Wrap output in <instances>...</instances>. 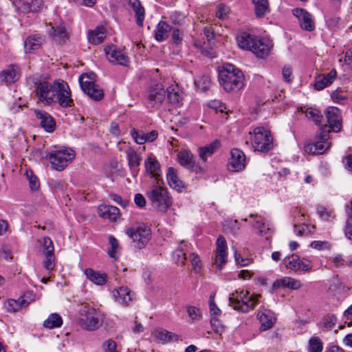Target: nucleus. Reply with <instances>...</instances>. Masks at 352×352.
<instances>
[{
    "instance_id": "3c124183",
    "label": "nucleus",
    "mask_w": 352,
    "mask_h": 352,
    "mask_svg": "<svg viewBox=\"0 0 352 352\" xmlns=\"http://www.w3.org/2000/svg\"><path fill=\"white\" fill-rule=\"evenodd\" d=\"M309 349L310 352H322L323 344L319 337H311L309 341Z\"/></svg>"
},
{
    "instance_id": "aec40b11",
    "label": "nucleus",
    "mask_w": 352,
    "mask_h": 352,
    "mask_svg": "<svg viewBox=\"0 0 352 352\" xmlns=\"http://www.w3.org/2000/svg\"><path fill=\"white\" fill-rule=\"evenodd\" d=\"M257 318L261 323V331H267L271 329L276 322V318L274 313L264 307L258 311L257 314Z\"/></svg>"
},
{
    "instance_id": "13d9d810",
    "label": "nucleus",
    "mask_w": 352,
    "mask_h": 352,
    "mask_svg": "<svg viewBox=\"0 0 352 352\" xmlns=\"http://www.w3.org/2000/svg\"><path fill=\"white\" fill-rule=\"evenodd\" d=\"M43 7V0H32L30 3H29V10L30 13H34L41 12Z\"/></svg>"
},
{
    "instance_id": "72a5a7b5",
    "label": "nucleus",
    "mask_w": 352,
    "mask_h": 352,
    "mask_svg": "<svg viewBox=\"0 0 352 352\" xmlns=\"http://www.w3.org/2000/svg\"><path fill=\"white\" fill-rule=\"evenodd\" d=\"M106 38V31L104 27H97L94 30H90L88 32L89 42L94 45H98L101 43Z\"/></svg>"
},
{
    "instance_id": "a19ab883",
    "label": "nucleus",
    "mask_w": 352,
    "mask_h": 352,
    "mask_svg": "<svg viewBox=\"0 0 352 352\" xmlns=\"http://www.w3.org/2000/svg\"><path fill=\"white\" fill-rule=\"evenodd\" d=\"M29 301L24 299L23 297L19 298L18 300L10 299L6 304V309L8 312L15 313L22 307L28 305Z\"/></svg>"
},
{
    "instance_id": "8fccbe9b",
    "label": "nucleus",
    "mask_w": 352,
    "mask_h": 352,
    "mask_svg": "<svg viewBox=\"0 0 352 352\" xmlns=\"http://www.w3.org/2000/svg\"><path fill=\"white\" fill-rule=\"evenodd\" d=\"M337 322L336 317L333 314H328L324 317L322 322V328L324 331L331 330Z\"/></svg>"
},
{
    "instance_id": "2f4dec72",
    "label": "nucleus",
    "mask_w": 352,
    "mask_h": 352,
    "mask_svg": "<svg viewBox=\"0 0 352 352\" xmlns=\"http://www.w3.org/2000/svg\"><path fill=\"white\" fill-rule=\"evenodd\" d=\"M302 284L300 280L292 277H283V278L276 280L272 285L274 289H278L280 287L291 289H298L300 288Z\"/></svg>"
},
{
    "instance_id": "680f3d73",
    "label": "nucleus",
    "mask_w": 352,
    "mask_h": 352,
    "mask_svg": "<svg viewBox=\"0 0 352 352\" xmlns=\"http://www.w3.org/2000/svg\"><path fill=\"white\" fill-rule=\"evenodd\" d=\"M318 213L320 217L324 221H329L334 217L333 212L326 208H320L318 210Z\"/></svg>"
},
{
    "instance_id": "6e6d98bb",
    "label": "nucleus",
    "mask_w": 352,
    "mask_h": 352,
    "mask_svg": "<svg viewBox=\"0 0 352 352\" xmlns=\"http://www.w3.org/2000/svg\"><path fill=\"white\" fill-rule=\"evenodd\" d=\"M190 263H191L193 271L196 274H200L201 270V264H200V259H199V257L198 256V255L195 253H192L190 255Z\"/></svg>"
},
{
    "instance_id": "39448f33",
    "label": "nucleus",
    "mask_w": 352,
    "mask_h": 352,
    "mask_svg": "<svg viewBox=\"0 0 352 352\" xmlns=\"http://www.w3.org/2000/svg\"><path fill=\"white\" fill-rule=\"evenodd\" d=\"M126 234L131 239V245L138 250L144 248L151 239L150 227L142 223L126 229Z\"/></svg>"
},
{
    "instance_id": "603ef678",
    "label": "nucleus",
    "mask_w": 352,
    "mask_h": 352,
    "mask_svg": "<svg viewBox=\"0 0 352 352\" xmlns=\"http://www.w3.org/2000/svg\"><path fill=\"white\" fill-rule=\"evenodd\" d=\"M109 243L110 248H108L107 253L109 257L116 258V253L119 249L118 241L112 235L109 236Z\"/></svg>"
},
{
    "instance_id": "79ce46f5",
    "label": "nucleus",
    "mask_w": 352,
    "mask_h": 352,
    "mask_svg": "<svg viewBox=\"0 0 352 352\" xmlns=\"http://www.w3.org/2000/svg\"><path fill=\"white\" fill-rule=\"evenodd\" d=\"M255 38L256 37L252 36L250 34L247 33H242L236 37L239 47L249 50H250Z\"/></svg>"
},
{
    "instance_id": "de8ad7c7",
    "label": "nucleus",
    "mask_w": 352,
    "mask_h": 352,
    "mask_svg": "<svg viewBox=\"0 0 352 352\" xmlns=\"http://www.w3.org/2000/svg\"><path fill=\"white\" fill-rule=\"evenodd\" d=\"M172 259L178 265L183 266L185 264L186 256L182 246L173 252Z\"/></svg>"
},
{
    "instance_id": "bf43d9fd",
    "label": "nucleus",
    "mask_w": 352,
    "mask_h": 352,
    "mask_svg": "<svg viewBox=\"0 0 352 352\" xmlns=\"http://www.w3.org/2000/svg\"><path fill=\"white\" fill-rule=\"evenodd\" d=\"M27 178L29 181L30 187L32 190H37L39 188V182L36 176L32 172L26 173Z\"/></svg>"
},
{
    "instance_id": "473e14b6",
    "label": "nucleus",
    "mask_w": 352,
    "mask_h": 352,
    "mask_svg": "<svg viewBox=\"0 0 352 352\" xmlns=\"http://www.w3.org/2000/svg\"><path fill=\"white\" fill-rule=\"evenodd\" d=\"M87 278L98 285H103L107 281V275L105 273L96 272L91 268L85 270Z\"/></svg>"
},
{
    "instance_id": "052dcab7",
    "label": "nucleus",
    "mask_w": 352,
    "mask_h": 352,
    "mask_svg": "<svg viewBox=\"0 0 352 352\" xmlns=\"http://www.w3.org/2000/svg\"><path fill=\"white\" fill-rule=\"evenodd\" d=\"M310 246L312 248L322 250H329L331 248V244L328 241H314L311 243Z\"/></svg>"
},
{
    "instance_id": "338daca9",
    "label": "nucleus",
    "mask_w": 352,
    "mask_h": 352,
    "mask_svg": "<svg viewBox=\"0 0 352 352\" xmlns=\"http://www.w3.org/2000/svg\"><path fill=\"white\" fill-rule=\"evenodd\" d=\"M187 312L188 316L193 320L199 319L201 316L200 310L196 307H188L187 308Z\"/></svg>"
},
{
    "instance_id": "6e6552de",
    "label": "nucleus",
    "mask_w": 352,
    "mask_h": 352,
    "mask_svg": "<svg viewBox=\"0 0 352 352\" xmlns=\"http://www.w3.org/2000/svg\"><path fill=\"white\" fill-rule=\"evenodd\" d=\"M330 130H327V126L320 129V133L316 137V141L305 145L306 153L312 155H320L324 153L331 146L329 142Z\"/></svg>"
},
{
    "instance_id": "f03ea898",
    "label": "nucleus",
    "mask_w": 352,
    "mask_h": 352,
    "mask_svg": "<svg viewBox=\"0 0 352 352\" xmlns=\"http://www.w3.org/2000/svg\"><path fill=\"white\" fill-rule=\"evenodd\" d=\"M104 315L89 305H84L79 311L78 324L86 331H94L102 327Z\"/></svg>"
},
{
    "instance_id": "a18cd8bd",
    "label": "nucleus",
    "mask_w": 352,
    "mask_h": 352,
    "mask_svg": "<svg viewBox=\"0 0 352 352\" xmlns=\"http://www.w3.org/2000/svg\"><path fill=\"white\" fill-rule=\"evenodd\" d=\"M305 116L308 119L312 120L316 124L321 126V127H324L325 124H323L322 120H323V116L321 114L320 111L316 109H308L305 111Z\"/></svg>"
},
{
    "instance_id": "4c0bfd02",
    "label": "nucleus",
    "mask_w": 352,
    "mask_h": 352,
    "mask_svg": "<svg viewBox=\"0 0 352 352\" xmlns=\"http://www.w3.org/2000/svg\"><path fill=\"white\" fill-rule=\"evenodd\" d=\"M129 6L135 13L137 24L142 27L144 20V8L142 6L140 1L139 0H129Z\"/></svg>"
},
{
    "instance_id": "c85d7f7f",
    "label": "nucleus",
    "mask_w": 352,
    "mask_h": 352,
    "mask_svg": "<svg viewBox=\"0 0 352 352\" xmlns=\"http://www.w3.org/2000/svg\"><path fill=\"white\" fill-rule=\"evenodd\" d=\"M19 78V68L14 65L9 66L0 74V80L6 85L14 82Z\"/></svg>"
},
{
    "instance_id": "09e8293b",
    "label": "nucleus",
    "mask_w": 352,
    "mask_h": 352,
    "mask_svg": "<svg viewBox=\"0 0 352 352\" xmlns=\"http://www.w3.org/2000/svg\"><path fill=\"white\" fill-rule=\"evenodd\" d=\"M16 12L21 14L30 13L29 3L24 0H10Z\"/></svg>"
},
{
    "instance_id": "5fc2aeb1",
    "label": "nucleus",
    "mask_w": 352,
    "mask_h": 352,
    "mask_svg": "<svg viewBox=\"0 0 352 352\" xmlns=\"http://www.w3.org/2000/svg\"><path fill=\"white\" fill-rule=\"evenodd\" d=\"M45 259L43 261L44 267L48 270L51 271L54 268V252H48L44 253Z\"/></svg>"
},
{
    "instance_id": "774afa93",
    "label": "nucleus",
    "mask_w": 352,
    "mask_h": 352,
    "mask_svg": "<svg viewBox=\"0 0 352 352\" xmlns=\"http://www.w3.org/2000/svg\"><path fill=\"white\" fill-rule=\"evenodd\" d=\"M104 352H118L116 351V344L113 340H109L102 344Z\"/></svg>"
},
{
    "instance_id": "a211bd4d",
    "label": "nucleus",
    "mask_w": 352,
    "mask_h": 352,
    "mask_svg": "<svg viewBox=\"0 0 352 352\" xmlns=\"http://www.w3.org/2000/svg\"><path fill=\"white\" fill-rule=\"evenodd\" d=\"M325 115L330 131L339 132L342 129L340 110L336 107H330L326 110Z\"/></svg>"
},
{
    "instance_id": "cd10ccee",
    "label": "nucleus",
    "mask_w": 352,
    "mask_h": 352,
    "mask_svg": "<svg viewBox=\"0 0 352 352\" xmlns=\"http://www.w3.org/2000/svg\"><path fill=\"white\" fill-rule=\"evenodd\" d=\"M126 159L128 162V165L130 169L133 172V176L138 175V168L140 164V162L142 157L140 154H138L134 148L129 147L126 151Z\"/></svg>"
},
{
    "instance_id": "0eeeda50",
    "label": "nucleus",
    "mask_w": 352,
    "mask_h": 352,
    "mask_svg": "<svg viewBox=\"0 0 352 352\" xmlns=\"http://www.w3.org/2000/svg\"><path fill=\"white\" fill-rule=\"evenodd\" d=\"M47 159L56 170H64L75 157V152L69 148L52 151L47 153Z\"/></svg>"
},
{
    "instance_id": "f8f14e48",
    "label": "nucleus",
    "mask_w": 352,
    "mask_h": 352,
    "mask_svg": "<svg viewBox=\"0 0 352 352\" xmlns=\"http://www.w3.org/2000/svg\"><path fill=\"white\" fill-rule=\"evenodd\" d=\"M284 261L287 269L296 274L309 272L313 267L311 261L305 258H300L296 254L288 256Z\"/></svg>"
},
{
    "instance_id": "49530a36",
    "label": "nucleus",
    "mask_w": 352,
    "mask_h": 352,
    "mask_svg": "<svg viewBox=\"0 0 352 352\" xmlns=\"http://www.w3.org/2000/svg\"><path fill=\"white\" fill-rule=\"evenodd\" d=\"M250 217L259 218L258 219L255 220L253 223V227L258 230L259 235L264 236L267 234L270 231V228L265 225L263 220L259 217L257 214H251Z\"/></svg>"
},
{
    "instance_id": "c756f323",
    "label": "nucleus",
    "mask_w": 352,
    "mask_h": 352,
    "mask_svg": "<svg viewBox=\"0 0 352 352\" xmlns=\"http://www.w3.org/2000/svg\"><path fill=\"white\" fill-rule=\"evenodd\" d=\"M220 146V141L219 140H215L208 145L199 147L197 150L199 157L204 162H206L207 159L211 157L214 152L217 151Z\"/></svg>"
},
{
    "instance_id": "e2e57ef3",
    "label": "nucleus",
    "mask_w": 352,
    "mask_h": 352,
    "mask_svg": "<svg viewBox=\"0 0 352 352\" xmlns=\"http://www.w3.org/2000/svg\"><path fill=\"white\" fill-rule=\"evenodd\" d=\"M348 214L349 218L347 219L346 222L344 232L346 236L349 239L352 240V211L348 212Z\"/></svg>"
},
{
    "instance_id": "412c9836",
    "label": "nucleus",
    "mask_w": 352,
    "mask_h": 352,
    "mask_svg": "<svg viewBox=\"0 0 352 352\" xmlns=\"http://www.w3.org/2000/svg\"><path fill=\"white\" fill-rule=\"evenodd\" d=\"M272 45L271 42L265 38H256L252 45L250 51H252L257 57L263 58L270 53Z\"/></svg>"
},
{
    "instance_id": "4d7b16f0",
    "label": "nucleus",
    "mask_w": 352,
    "mask_h": 352,
    "mask_svg": "<svg viewBox=\"0 0 352 352\" xmlns=\"http://www.w3.org/2000/svg\"><path fill=\"white\" fill-rule=\"evenodd\" d=\"M230 12V8L228 6L224 4H219L217 6V10L216 16L217 18L221 20H224L228 17Z\"/></svg>"
},
{
    "instance_id": "9b49d317",
    "label": "nucleus",
    "mask_w": 352,
    "mask_h": 352,
    "mask_svg": "<svg viewBox=\"0 0 352 352\" xmlns=\"http://www.w3.org/2000/svg\"><path fill=\"white\" fill-rule=\"evenodd\" d=\"M79 82L82 90L91 99L99 101L103 98V90L94 82L93 78L88 74L80 75Z\"/></svg>"
},
{
    "instance_id": "20e7f679",
    "label": "nucleus",
    "mask_w": 352,
    "mask_h": 352,
    "mask_svg": "<svg viewBox=\"0 0 352 352\" xmlns=\"http://www.w3.org/2000/svg\"><path fill=\"white\" fill-rule=\"evenodd\" d=\"M163 184V181L160 182V184L156 182V184L153 185L146 192V197L154 208H157L160 211L165 212L170 206L172 202L168 195L167 190L162 186Z\"/></svg>"
},
{
    "instance_id": "864d4df0",
    "label": "nucleus",
    "mask_w": 352,
    "mask_h": 352,
    "mask_svg": "<svg viewBox=\"0 0 352 352\" xmlns=\"http://www.w3.org/2000/svg\"><path fill=\"white\" fill-rule=\"evenodd\" d=\"M294 232L298 236H303L305 234H308L311 232L310 228H311L312 229H314V226H310V225H307L306 223H303L301 225L294 224Z\"/></svg>"
},
{
    "instance_id": "393cba45",
    "label": "nucleus",
    "mask_w": 352,
    "mask_h": 352,
    "mask_svg": "<svg viewBox=\"0 0 352 352\" xmlns=\"http://www.w3.org/2000/svg\"><path fill=\"white\" fill-rule=\"evenodd\" d=\"M337 76L336 69L331 70L327 74L318 75L315 79L314 88L316 90H322L325 87L331 85Z\"/></svg>"
},
{
    "instance_id": "b1692460",
    "label": "nucleus",
    "mask_w": 352,
    "mask_h": 352,
    "mask_svg": "<svg viewBox=\"0 0 352 352\" xmlns=\"http://www.w3.org/2000/svg\"><path fill=\"white\" fill-rule=\"evenodd\" d=\"M131 135L134 141L138 144H143L147 142H152L157 138L158 133L153 130L149 133H145L142 131L133 129L131 131Z\"/></svg>"
},
{
    "instance_id": "f257e3e1",
    "label": "nucleus",
    "mask_w": 352,
    "mask_h": 352,
    "mask_svg": "<svg viewBox=\"0 0 352 352\" xmlns=\"http://www.w3.org/2000/svg\"><path fill=\"white\" fill-rule=\"evenodd\" d=\"M243 72L232 64H224L219 69V81L227 91H235L242 88L243 85Z\"/></svg>"
},
{
    "instance_id": "58836bf2",
    "label": "nucleus",
    "mask_w": 352,
    "mask_h": 352,
    "mask_svg": "<svg viewBox=\"0 0 352 352\" xmlns=\"http://www.w3.org/2000/svg\"><path fill=\"white\" fill-rule=\"evenodd\" d=\"M171 30L170 26L165 21H161L157 25L155 30V37L157 41H163L166 40Z\"/></svg>"
},
{
    "instance_id": "a878e982",
    "label": "nucleus",
    "mask_w": 352,
    "mask_h": 352,
    "mask_svg": "<svg viewBox=\"0 0 352 352\" xmlns=\"http://www.w3.org/2000/svg\"><path fill=\"white\" fill-rule=\"evenodd\" d=\"M45 36L42 34H32L26 38L24 42L25 52H32L38 50L44 43Z\"/></svg>"
},
{
    "instance_id": "9d476101",
    "label": "nucleus",
    "mask_w": 352,
    "mask_h": 352,
    "mask_svg": "<svg viewBox=\"0 0 352 352\" xmlns=\"http://www.w3.org/2000/svg\"><path fill=\"white\" fill-rule=\"evenodd\" d=\"M35 94L38 100L45 105L55 103V81L51 84L47 81L36 83Z\"/></svg>"
},
{
    "instance_id": "dca6fc26",
    "label": "nucleus",
    "mask_w": 352,
    "mask_h": 352,
    "mask_svg": "<svg viewBox=\"0 0 352 352\" xmlns=\"http://www.w3.org/2000/svg\"><path fill=\"white\" fill-rule=\"evenodd\" d=\"M144 167L146 172L155 179L157 183L162 181V170L160 164L153 154L148 155L144 161Z\"/></svg>"
},
{
    "instance_id": "f704fd0d",
    "label": "nucleus",
    "mask_w": 352,
    "mask_h": 352,
    "mask_svg": "<svg viewBox=\"0 0 352 352\" xmlns=\"http://www.w3.org/2000/svg\"><path fill=\"white\" fill-rule=\"evenodd\" d=\"M167 181L169 186L176 190L180 192L184 188L182 182L179 179L174 168L170 167L168 169L166 175Z\"/></svg>"
},
{
    "instance_id": "4be33fe9",
    "label": "nucleus",
    "mask_w": 352,
    "mask_h": 352,
    "mask_svg": "<svg viewBox=\"0 0 352 352\" xmlns=\"http://www.w3.org/2000/svg\"><path fill=\"white\" fill-rule=\"evenodd\" d=\"M105 52L107 58L111 63L123 66H126L129 63L128 56L114 46L108 47Z\"/></svg>"
},
{
    "instance_id": "ddd939ff",
    "label": "nucleus",
    "mask_w": 352,
    "mask_h": 352,
    "mask_svg": "<svg viewBox=\"0 0 352 352\" xmlns=\"http://www.w3.org/2000/svg\"><path fill=\"white\" fill-rule=\"evenodd\" d=\"M177 160L181 166L192 172L196 173L204 172V168L195 161L193 154L188 150L180 151L177 153Z\"/></svg>"
},
{
    "instance_id": "1a4fd4ad",
    "label": "nucleus",
    "mask_w": 352,
    "mask_h": 352,
    "mask_svg": "<svg viewBox=\"0 0 352 352\" xmlns=\"http://www.w3.org/2000/svg\"><path fill=\"white\" fill-rule=\"evenodd\" d=\"M63 108H69L74 105L72 98V91L68 84L62 79L55 80V103Z\"/></svg>"
},
{
    "instance_id": "c03bdc74",
    "label": "nucleus",
    "mask_w": 352,
    "mask_h": 352,
    "mask_svg": "<svg viewBox=\"0 0 352 352\" xmlns=\"http://www.w3.org/2000/svg\"><path fill=\"white\" fill-rule=\"evenodd\" d=\"M52 29H54L53 38L56 43L60 44L65 42L69 38L68 34L65 27L58 26L56 28H52Z\"/></svg>"
},
{
    "instance_id": "ea45409f",
    "label": "nucleus",
    "mask_w": 352,
    "mask_h": 352,
    "mask_svg": "<svg viewBox=\"0 0 352 352\" xmlns=\"http://www.w3.org/2000/svg\"><path fill=\"white\" fill-rule=\"evenodd\" d=\"M254 5L255 14L257 17H263L270 12L268 0H252Z\"/></svg>"
},
{
    "instance_id": "37998d69",
    "label": "nucleus",
    "mask_w": 352,
    "mask_h": 352,
    "mask_svg": "<svg viewBox=\"0 0 352 352\" xmlns=\"http://www.w3.org/2000/svg\"><path fill=\"white\" fill-rule=\"evenodd\" d=\"M63 324V320L58 314H52L48 318L44 321L43 325L48 329L60 327Z\"/></svg>"
},
{
    "instance_id": "5701e85b",
    "label": "nucleus",
    "mask_w": 352,
    "mask_h": 352,
    "mask_svg": "<svg viewBox=\"0 0 352 352\" xmlns=\"http://www.w3.org/2000/svg\"><path fill=\"white\" fill-rule=\"evenodd\" d=\"M36 118L40 120V126L48 133H52L56 127L54 118L47 112L41 110H35Z\"/></svg>"
},
{
    "instance_id": "7ed1b4c3",
    "label": "nucleus",
    "mask_w": 352,
    "mask_h": 352,
    "mask_svg": "<svg viewBox=\"0 0 352 352\" xmlns=\"http://www.w3.org/2000/svg\"><path fill=\"white\" fill-rule=\"evenodd\" d=\"M261 294H250L248 290H236L229 297L230 305L234 309L247 313L258 304Z\"/></svg>"
},
{
    "instance_id": "f3484780",
    "label": "nucleus",
    "mask_w": 352,
    "mask_h": 352,
    "mask_svg": "<svg viewBox=\"0 0 352 352\" xmlns=\"http://www.w3.org/2000/svg\"><path fill=\"white\" fill-rule=\"evenodd\" d=\"M216 256L214 259L215 267L221 270L226 263L227 260V243L223 236H219L217 240Z\"/></svg>"
},
{
    "instance_id": "c9c22d12",
    "label": "nucleus",
    "mask_w": 352,
    "mask_h": 352,
    "mask_svg": "<svg viewBox=\"0 0 352 352\" xmlns=\"http://www.w3.org/2000/svg\"><path fill=\"white\" fill-rule=\"evenodd\" d=\"M153 335L156 338V339L164 343L171 341H177L179 340L178 335L173 333L165 329H156L153 332Z\"/></svg>"
},
{
    "instance_id": "2eb2a0df",
    "label": "nucleus",
    "mask_w": 352,
    "mask_h": 352,
    "mask_svg": "<svg viewBox=\"0 0 352 352\" xmlns=\"http://www.w3.org/2000/svg\"><path fill=\"white\" fill-rule=\"evenodd\" d=\"M294 15L298 19L300 27L307 32L315 30V22L313 16L306 10L295 8L293 10Z\"/></svg>"
},
{
    "instance_id": "4468645a",
    "label": "nucleus",
    "mask_w": 352,
    "mask_h": 352,
    "mask_svg": "<svg viewBox=\"0 0 352 352\" xmlns=\"http://www.w3.org/2000/svg\"><path fill=\"white\" fill-rule=\"evenodd\" d=\"M147 98L152 107H159L166 98L164 85L159 82L151 85Z\"/></svg>"
},
{
    "instance_id": "0e129e2a",
    "label": "nucleus",
    "mask_w": 352,
    "mask_h": 352,
    "mask_svg": "<svg viewBox=\"0 0 352 352\" xmlns=\"http://www.w3.org/2000/svg\"><path fill=\"white\" fill-rule=\"evenodd\" d=\"M210 312L212 316H218L221 314V310L217 306L214 300V296H210Z\"/></svg>"
},
{
    "instance_id": "423d86ee",
    "label": "nucleus",
    "mask_w": 352,
    "mask_h": 352,
    "mask_svg": "<svg viewBox=\"0 0 352 352\" xmlns=\"http://www.w3.org/2000/svg\"><path fill=\"white\" fill-rule=\"evenodd\" d=\"M251 144L254 151L267 152L272 147V138L270 132L263 126L255 127L250 132Z\"/></svg>"
},
{
    "instance_id": "7c9ffc66",
    "label": "nucleus",
    "mask_w": 352,
    "mask_h": 352,
    "mask_svg": "<svg viewBox=\"0 0 352 352\" xmlns=\"http://www.w3.org/2000/svg\"><path fill=\"white\" fill-rule=\"evenodd\" d=\"M133 295L132 291L127 287H120L114 293L116 300L124 306H127L133 300Z\"/></svg>"
},
{
    "instance_id": "bb28decb",
    "label": "nucleus",
    "mask_w": 352,
    "mask_h": 352,
    "mask_svg": "<svg viewBox=\"0 0 352 352\" xmlns=\"http://www.w3.org/2000/svg\"><path fill=\"white\" fill-rule=\"evenodd\" d=\"M98 213L103 219L116 221L120 215V210L116 206L101 205L98 207Z\"/></svg>"
},
{
    "instance_id": "69168bd1",
    "label": "nucleus",
    "mask_w": 352,
    "mask_h": 352,
    "mask_svg": "<svg viewBox=\"0 0 352 352\" xmlns=\"http://www.w3.org/2000/svg\"><path fill=\"white\" fill-rule=\"evenodd\" d=\"M282 75L285 82H292L293 79L292 67L287 65L284 66L282 70Z\"/></svg>"
},
{
    "instance_id": "6ab92c4d",
    "label": "nucleus",
    "mask_w": 352,
    "mask_h": 352,
    "mask_svg": "<svg viewBox=\"0 0 352 352\" xmlns=\"http://www.w3.org/2000/svg\"><path fill=\"white\" fill-rule=\"evenodd\" d=\"M229 169L237 172L244 169L245 166V156L239 149L234 148L231 151V157L228 163Z\"/></svg>"
},
{
    "instance_id": "e433bc0d",
    "label": "nucleus",
    "mask_w": 352,
    "mask_h": 352,
    "mask_svg": "<svg viewBox=\"0 0 352 352\" xmlns=\"http://www.w3.org/2000/svg\"><path fill=\"white\" fill-rule=\"evenodd\" d=\"M166 92L170 102L178 104L182 100V92L177 85L168 87Z\"/></svg>"
}]
</instances>
